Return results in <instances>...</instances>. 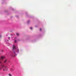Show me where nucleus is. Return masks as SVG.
I'll return each mask as SVG.
<instances>
[{
    "label": "nucleus",
    "instance_id": "nucleus-8",
    "mask_svg": "<svg viewBox=\"0 0 76 76\" xmlns=\"http://www.w3.org/2000/svg\"><path fill=\"white\" fill-rule=\"evenodd\" d=\"M6 61H7V60H5V61H4V63H6Z\"/></svg>",
    "mask_w": 76,
    "mask_h": 76
},
{
    "label": "nucleus",
    "instance_id": "nucleus-9",
    "mask_svg": "<svg viewBox=\"0 0 76 76\" xmlns=\"http://www.w3.org/2000/svg\"><path fill=\"white\" fill-rule=\"evenodd\" d=\"M30 29H32V28L30 27Z\"/></svg>",
    "mask_w": 76,
    "mask_h": 76
},
{
    "label": "nucleus",
    "instance_id": "nucleus-7",
    "mask_svg": "<svg viewBox=\"0 0 76 76\" xmlns=\"http://www.w3.org/2000/svg\"><path fill=\"white\" fill-rule=\"evenodd\" d=\"M9 76H12V75H11V74H9Z\"/></svg>",
    "mask_w": 76,
    "mask_h": 76
},
{
    "label": "nucleus",
    "instance_id": "nucleus-14",
    "mask_svg": "<svg viewBox=\"0 0 76 76\" xmlns=\"http://www.w3.org/2000/svg\"><path fill=\"white\" fill-rule=\"evenodd\" d=\"M0 37H1V36H0Z\"/></svg>",
    "mask_w": 76,
    "mask_h": 76
},
{
    "label": "nucleus",
    "instance_id": "nucleus-12",
    "mask_svg": "<svg viewBox=\"0 0 76 76\" xmlns=\"http://www.w3.org/2000/svg\"><path fill=\"white\" fill-rule=\"evenodd\" d=\"M1 63V61H0V64Z\"/></svg>",
    "mask_w": 76,
    "mask_h": 76
},
{
    "label": "nucleus",
    "instance_id": "nucleus-1",
    "mask_svg": "<svg viewBox=\"0 0 76 76\" xmlns=\"http://www.w3.org/2000/svg\"><path fill=\"white\" fill-rule=\"evenodd\" d=\"M4 67H5V66H4V65H2L1 67H0V70H1V69L4 68Z\"/></svg>",
    "mask_w": 76,
    "mask_h": 76
},
{
    "label": "nucleus",
    "instance_id": "nucleus-10",
    "mask_svg": "<svg viewBox=\"0 0 76 76\" xmlns=\"http://www.w3.org/2000/svg\"><path fill=\"white\" fill-rule=\"evenodd\" d=\"M40 31H42V29L41 28H40Z\"/></svg>",
    "mask_w": 76,
    "mask_h": 76
},
{
    "label": "nucleus",
    "instance_id": "nucleus-3",
    "mask_svg": "<svg viewBox=\"0 0 76 76\" xmlns=\"http://www.w3.org/2000/svg\"><path fill=\"white\" fill-rule=\"evenodd\" d=\"M0 58L1 60H3L4 58V57L3 56H1Z\"/></svg>",
    "mask_w": 76,
    "mask_h": 76
},
{
    "label": "nucleus",
    "instance_id": "nucleus-5",
    "mask_svg": "<svg viewBox=\"0 0 76 76\" xmlns=\"http://www.w3.org/2000/svg\"><path fill=\"white\" fill-rule=\"evenodd\" d=\"M16 35H17V36H18V35H19V34L18 33H16Z\"/></svg>",
    "mask_w": 76,
    "mask_h": 76
},
{
    "label": "nucleus",
    "instance_id": "nucleus-4",
    "mask_svg": "<svg viewBox=\"0 0 76 76\" xmlns=\"http://www.w3.org/2000/svg\"><path fill=\"white\" fill-rule=\"evenodd\" d=\"M16 49V47L15 46V45H14L13 47V50H15Z\"/></svg>",
    "mask_w": 76,
    "mask_h": 76
},
{
    "label": "nucleus",
    "instance_id": "nucleus-13",
    "mask_svg": "<svg viewBox=\"0 0 76 76\" xmlns=\"http://www.w3.org/2000/svg\"><path fill=\"white\" fill-rule=\"evenodd\" d=\"M8 39H10V37H8Z\"/></svg>",
    "mask_w": 76,
    "mask_h": 76
},
{
    "label": "nucleus",
    "instance_id": "nucleus-2",
    "mask_svg": "<svg viewBox=\"0 0 76 76\" xmlns=\"http://www.w3.org/2000/svg\"><path fill=\"white\" fill-rule=\"evenodd\" d=\"M4 68H5L3 69V71H7V69L6 68V67L5 66Z\"/></svg>",
    "mask_w": 76,
    "mask_h": 76
},
{
    "label": "nucleus",
    "instance_id": "nucleus-6",
    "mask_svg": "<svg viewBox=\"0 0 76 76\" xmlns=\"http://www.w3.org/2000/svg\"><path fill=\"white\" fill-rule=\"evenodd\" d=\"M10 70L11 71H13V69H11Z\"/></svg>",
    "mask_w": 76,
    "mask_h": 76
},
{
    "label": "nucleus",
    "instance_id": "nucleus-11",
    "mask_svg": "<svg viewBox=\"0 0 76 76\" xmlns=\"http://www.w3.org/2000/svg\"><path fill=\"white\" fill-rule=\"evenodd\" d=\"M15 42H16V40H15Z\"/></svg>",
    "mask_w": 76,
    "mask_h": 76
}]
</instances>
